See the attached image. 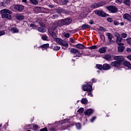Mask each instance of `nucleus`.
<instances>
[{"label": "nucleus", "instance_id": "nucleus-23", "mask_svg": "<svg viewBox=\"0 0 131 131\" xmlns=\"http://www.w3.org/2000/svg\"><path fill=\"white\" fill-rule=\"evenodd\" d=\"M123 4L126 5L127 7H129L130 6V0H123Z\"/></svg>", "mask_w": 131, "mask_h": 131}, {"label": "nucleus", "instance_id": "nucleus-59", "mask_svg": "<svg viewBox=\"0 0 131 131\" xmlns=\"http://www.w3.org/2000/svg\"><path fill=\"white\" fill-rule=\"evenodd\" d=\"M89 23H90V24H91V25L94 24V21H93V20H90Z\"/></svg>", "mask_w": 131, "mask_h": 131}, {"label": "nucleus", "instance_id": "nucleus-19", "mask_svg": "<svg viewBox=\"0 0 131 131\" xmlns=\"http://www.w3.org/2000/svg\"><path fill=\"white\" fill-rule=\"evenodd\" d=\"M49 34L53 37L54 39L57 37V34H55L54 31H49Z\"/></svg>", "mask_w": 131, "mask_h": 131}, {"label": "nucleus", "instance_id": "nucleus-47", "mask_svg": "<svg viewBox=\"0 0 131 131\" xmlns=\"http://www.w3.org/2000/svg\"><path fill=\"white\" fill-rule=\"evenodd\" d=\"M96 118H97V117H93L92 118V119L91 120V122H94V121L95 120H96Z\"/></svg>", "mask_w": 131, "mask_h": 131}, {"label": "nucleus", "instance_id": "nucleus-12", "mask_svg": "<svg viewBox=\"0 0 131 131\" xmlns=\"http://www.w3.org/2000/svg\"><path fill=\"white\" fill-rule=\"evenodd\" d=\"M124 19L126 20H128L129 22H131V15H129L128 13H125L123 16Z\"/></svg>", "mask_w": 131, "mask_h": 131}, {"label": "nucleus", "instance_id": "nucleus-17", "mask_svg": "<svg viewBox=\"0 0 131 131\" xmlns=\"http://www.w3.org/2000/svg\"><path fill=\"white\" fill-rule=\"evenodd\" d=\"M107 51V47H102L99 49V52L100 54H104Z\"/></svg>", "mask_w": 131, "mask_h": 131}, {"label": "nucleus", "instance_id": "nucleus-15", "mask_svg": "<svg viewBox=\"0 0 131 131\" xmlns=\"http://www.w3.org/2000/svg\"><path fill=\"white\" fill-rule=\"evenodd\" d=\"M111 69V66L110 64L107 63H104L103 66V70H109V69Z\"/></svg>", "mask_w": 131, "mask_h": 131}, {"label": "nucleus", "instance_id": "nucleus-56", "mask_svg": "<svg viewBox=\"0 0 131 131\" xmlns=\"http://www.w3.org/2000/svg\"><path fill=\"white\" fill-rule=\"evenodd\" d=\"M23 3H25L26 5H27V0H22Z\"/></svg>", "mask_w": 131, "mask_h": 131}, {"label": "nucleus", "instance_id": "nucleus-26", "mask_svg": "<svg viewBox=\"0 0 131 131\" xmlns=\"http://www.w3.org/2000/svg\"><path fill=\"white\" fill-rule=\"evenodd\" d=\"M81 103H82V104H86V103H88V99H86V98H82L81 100Z\"/></svg>", "mask_w": 131, "mask_h": 131}, {"label": "nucleus", "instance_id": "nucleus-3", "mask_svg": "<svg viewBox=\"0 0 131 131\" xmlns=\"http://www.w3.org/2000/svg\"><path fill=\"white\" fill-rule=\"evenodd\" d=\"M55 41H56L60 45V46H63V47H68L69 45L66 41L63 40L62 38H54Z\"/></svg>", "mask_w": 131, "mask_h": 131}, {"label": "nucleus", "instance_id": "nucleus-22", "mask_svg": "<svg viewBox=\"0 0 131 131\" xmlns=\"http://www.w3.org/2000/svg\"><path fill=\"white\" fill-rule=\"evenodd\" d=\"M76 48H77V49H79L80 50H83V49H85V47H84V46L82 45V44H77L76 46Z\"/></svg>", "mask_w": 131, "mask_h": 131}, {"label": "nucleus", "instance_id": "nucleus-33", "mask_svg": "<svg viewBox=\"0 0 131 131\" xmlns=\"http://www.w3.org/2000/svg\"><path fill=\"white\" fill-rule=\"evenodd\" d=\"M121 36L123 38H126V37H127V34L126 33H121Z\"/></svg>", "mask_w": 131, "mask_h": 131}, {"label": "nucleus", "instance_id": "nucleus-55", "mask_svg": "<svg viewBox=\"0 0 131 131\" xmlns=\"http://www.w3.org/2000/svg\"><path fill=\"white\" fill-rule=\"evenodd\" d=\"M127 52L128 53H130V52H131V49H130V48H127Z\"/></svg>", "mask_w": 131, "mask_h": 131}, {"label": "nucleus", "instance_id": "nucleus-7", "mask_svg": "<svg viewBox=\"0 0 131 131\" xmlns=\"http://www.w3.org/2000/svg\"><path fill=\"white\" fill-rule=\"evenodd\" d=\"M71 53H72V54H75V55H76V57H80V56H81V53H80L79 51L75 48H72L71 50Z\"/></svg>", "mask_w": 131, "mask_h": 131}, {"label": "nucleus", "instance_id": "nucleus-52", "mask_svg": "<svg viewBox=\"0 0 131 131\" xmlns=\"http://www.w3.org/2000/svg\"><path fill=\"white\" fill-rule=\"evenodd\" d=\"M4 34H5V31H1V32H0V36L4 35Z\"/></svg>", "mask_w": 131, "mask_h": 131}, {"label": "nucleus", "instance_id": "nucleus-6", "mask_svg": "<svg viewBox=\"0 0 131 131\" xmlns=\"http://www.w3.org/2000/svg\"><path fill=\"white\" fill-rule=\"evenodd\" d=\"M107 10L110 11L111 13H115L116 12H117V7L114 6H110L108 7H106Z\"/></svg>", "mask_w": 131, "mask_h": 131}, {"label": "nucleus", "instance_id": "nucleus-1", "mask_svg": "<svg viewBox=\"0 0 131 131\" xmlns=\"http://www.w3.org/2000/svg\"><path fill=\"white\" fill-rule=\"evenodd\" d=\"M0 14H2V17L3 19H7V20H12V15L13 12L12 11L7 9H4L0 11Z\"/></svg>", "mask_w": 131, "mask_h": 131}, {"label": "nucleus", "instance_id": "nucleus-16", "mask_svg": "<svg viewBox=\"0 0 131 131\" xmlns=\"http://www.w3.org/2000/svg\"><path fill=\"white\" fill-rule=\"evenodd\" d=\"M15 18L17 19V20H19V21H22V20H24V16L21 14H16Z\"/></svg>", "mask_w": 131, "mask_h": 131}, {"label": "nucleus", "instance_id": "nucleus-50", "mask_svg": "<svg viewBox=\"0 0 131 131\" xmlns=\"http://www.w3.org/2000/svg\"><path fill=\"white\" fill-rule=\"evenodd\" d=\"M114 25H119V23L118 21H114Z\"/></svg>", "mask_w": 131, "mask_h": 131}, {"label": "nucleus", "instance_id": "nucleus-58", "mask_svg": "<svg viewBox=\"0 0 131 131\" xmlns=\"http://www.w3.org/2000/svg\"><path fill=\"white\" fill-rule=\"evenodd\" d=\"M127 59H129V60H130V61H131V55H128L127 57Z\"/></svg>", "mask_w": 131, "mask_h": 131}, {"label": "nucleus", "instance_id": "nucleus-27", "mask_svg": "<svg viewBox=\"0 0 131 131\" xmlns=\"http://www.w3.org/2000/svg\"><path fill=\"white\" fill-rule=\"evenodd\" d=\"M96 67L97 69H99V70H103V66H102V64H96Z\"/></svg>", "mask_w": 131, "mask_h": 131}, {"label": "nucleus", "instance_id": "nucleus-62", "mask_svg": "<svg viewBox=\"0 0 131 131\" xmlns=\"http://www.w3.org/2000/svg\"><path fill=\"white\" fill-rule=\"evenodd\" d=\"M128 68H129V69H131V64L130 63H129Z\"/></svg>", "mask_w": 131, "mask_h": 131}, {"label": "nucleus", "instance_id": "nucleus-24", "mask_svg": "<svg viewBox=\"0 0 131 131\" xmlns=\"http://www.w3.org/2000/svg\"><path fill=\"white\" fill-rule=\"evenodd\" d=\"M93 113V110L89 108L86 110V111L85 113V115H91Z\"/></svg>", "mask_w": 131, "mask_h": 131}, {"label": "nucleus", "instance_id": "nucleus-48", "mask_svg": "<svg viewBox=\"0 0 131 131\" xmlns=\"http://www.w3.org/2000/svg\"><path fill=\"white\" fill-rule=\"evenodd\" d=\"M70 41L72 42V43H74L75 42L74 41V40L72 38H70Z\"/></svg>", "mask_w": 131, "mask_h": 131}, {"label": "nucleus", "instance_id": "nucleus-4", "mask_svg": "<svg viewBox=\"0 0 131 131\" xmlns=\"http://www.w3.org/2000/svg\"><path fill=\"white\" fill-rule=\"evenodd\" d=\"M82 89L84 92H91L93 89V86L91 84V82H89L86 85H83Z\"/></svg>", "mask_w": 131, "mask_h": 131}, {"label": "nucleus", "instance_id": "nucleus-49", "mask_svg": "<svg viewBox=\"0 0 131 131\" xmlns=\"http://www.w3.org/2000/svg\"><path fill=\"white\" fill-rule=\"evenodd\" d=\"M40 131H48V128H47V127H45L40 129Z\"/></svg>", "mask_w": 131, "mask_h": 131}, {"label": "nucleus", "instance_id": "nucleus-25", "mask_svg": "<svg viewBox=\"0 0 131 131\" xmlns=\"http://www.w3.org/2000/svg\"><path fill=\"white\" fill-rule=\"evenodd\" d=\"M30 2L32 5H38V1L37 0H30Z\"/></svg>", "mask_w": 131, "mask_h": 131}, {"label": "nucleus", "instance_id": "nucleus-11", "mask_svg": "<svg viewBox=\"0 0 131 131\" xmlns=\"http://www.w3.org/2000/svg\"><path fill=\"white\" fill-rule=\"evenodd\" d=\"M106 36L108 37V39L109 40V43L107 45H110V43H112V38H113V35L110 33H107L106 34Z\"/></svg>", "mask_w": 131, "mask_h": 131}, {"label": "nucleus", "instance_id": "nucleus-21", "mask_svg": "<svg viewBox=\"0 0 131 131\" xmlns=\"http://www.w3.org/2000/svg\"><path fill=\"white\" fill-rule=\"evenodd\" d=\"M119 46L118 48V52H119V53H122V52L124 51L125 47H123V46H121V45H119Z\"/></svg>", "mask_w": 131, "mask_h": 131}, {"label": "nucleus", "instance_id": "nucleus-2", "mask_svg": "<svg viewBox=\"0 0 131 131\" xmlns=\"http://www.w3.org/2000/svg\"><path fill=\"white\" fill-rule=\"evenodd\" d=\"M72 21V20H71V19L70 18L63 19L58 21L57 26H59V27H62L63 25H68L69 24H70Z\"/></svg>", "mask_w": 131, "mask_h": 131}, {"label": "nucleus", "instance_id": "nucleus-14", "mask_svg": "<svg viewBox=\"0 0 131 131\" xmlns=\"http://www.w3.org/2000/svg\"><path fill=\"white\" fill-rule=\"evenodd\" d=\"M14 9H15V10H17V11L21 12V11H23V9H24V6L22 5H16L14 7Z\"/></svg>", "mask_w": 131, "mask_h": 131}, {"label": "nucleus", "instance_id": "nucleus-18", "mask_svg": "<svg viewBox=\"0 0 131 131\" xmlns=\"http://www.w3.org/2000/svg\"><path fill=\"white\" fill-rule=\"evenodd\" d=\"M111 58L110 54H106L103 56V59H105L106 61H111Z\"/></svg>", "mask_w": 131, "mask_h": 131}, {"label": "nucleus", "instance_id": "nucleus-40", "mask_svg": "<svg viewBox=\"0 0 131 131\" xmlns=\"http://www.w3.org/2000/svg\"><path fill=\"white\" fill-rule=\"evenodd\" d=\"M99 30H100V31L105 32V31H106V29L103 28L102 27H100Z\"/></svg>", "mask_w": 131, "mask_h": 131}, {"label": "nucleus", "instance_id": "nucleus-10", "mask_svg": "<svg viewBox=\"0 0 131 131\" xmlns=\"http://www.w3.org/2000/svg\"><path fill=\"white\" fill-rule=\"evenodd\" d=\"M110 64L111 66H114V67H116V68L120 67V62L117 60L111 62Z\"/></svg>", "mask_w": 131, "mask_h": 131}, {"label": "nucleus", "instance_id": "nucleus-28", "mask_svg": "<svg viewBox=\"0 0 131 131\" xmlns=\"http://www.w3.org/2000/svg\"><path fill=\"white\" fill-rule=\"evenodd\" d=\"M38 31H39V32H46L47 31V30L42 28H38Z\"/></svg>", "mask_w": 131, "mask_h": 131}, {"label": "nucleus", "instance_id": "nucleus-63", "mask_svg": "<svg viewBox=\"0 0 131 131\" xmlns=\"http://www.w3.org/2000/svg\"><path fill=\"white\" fill-rule=\"evenodd\" d=\"M68 48V47H65V48L64 47H62V49H63V50H66V49H67Z\"/></svg>", "mask_w": 131, "mask_h": 131}, {"label": "nucleus", "instance_id": "nucleus-46", "mask_svg": "<svg viewBox=\"0 0 131 131\" xmlns=\"http://www.w3.org/2000/svg\"><path fill=\"white\" fill-rule=\"evenodd\" d=\"M115 36H116L117 38L119 37L120 36V35H119V33L116 32L114 33Z\"/></svg>", "mask_w": 131, "mask_h": 131}, {"label": "nucleus", "instance_id": "nucleus-13", "mask_svg": "<svg viewBox=\"0 0 131 131\" xmlns=\"http://www.w3.org/2000/svg\"><path fill=\"white\" fill-rule=\"evenodd\" d=\"M121 41H122V38L120 37V36L116 38V42H117L118 46H123L124 45L123 43H121Z\"/></svg>", "mask_w": 131, "mask_h": 131}, {"label": "nucleus", "instance_id": "nucleus-44", "mask_svg": "<svg viewBox=\"0 0 131 131\" xmlns=\"http://www.w3.org/2000/svg\"><path fill=\"white\" fill-rule=\"evenodd\" d=\"M64 37L69 38V37H70V34L68 33L64 34Z\"/></svg>", "mask_w": 131, "mask_h": 131}, {"label": "nucleus", "instance_id": "nucleus-42", "mask_svg": "<svg viewBox=\"0 0 131 131\" xmlns=\"http://www.w3.org/2000/svg\"><path fill=\"white\" fill-rule=\"evenodd\" d=\"M127 43H129V45H131V38H129L126 39Z\"/></svg>", "mask_w": 131, "mask_h": 131}, {"label": "nucleus", "instance_id": "nucleus-41", "mask_svg": "<svg viewBox=\"0 0 131 131\" xmlns=\"http://www.w3.org/2000/svg\"><path fill=\"white\" fill-rule=\"evenodd\" d=\"M50 131H56L57 129H56V127H52L49 129Z\"/></svg>", "mask_w": 131, "mask_h": 131}, {"label": "nucleus", "instance_id": "nucleus-9", "mask_svg": "<svg viewBox=\"0 0 131 131\" xmlns=\"http://www.w3.org/2000/svg\"><path fill=\"white\" fill-rule=\"evenodd\" d=\"M114 60H116V61L120 62V64H121V62L124 61V58L121 56H116L114 57Z\"/></svg>", "mask_w": 131, "mask_h": 131}, {"label": "nucleus", "instance_id": "nucleus-53", "mask_svg": "<svg viewBox=\"0 0 131 131\" xmlns=\"http://www.w3.org/2000/svg\"><path fill=\"white\" fill-rule=\"evenodd\" d=\"M100 38H101V39L102 40H105V36H104V35H102L100 36Z\"/></svg>", "mask_w": 131, "mask_h": 131}, {"label": "nucleus", "instance_id": "nucleus-35", "mask_svg": "<svg viewBox=\"0 0 131 131\" xmlns=\"http://www.w3.org/2000/svg\"><path fill=\"white\" fill-rule=\"evenodd\" d=\"M76 126L77 129H80V128H81V124H80V123H77L76 124Z\"/></svg>", "mask_w": 131, "mask_h": 131}, {"label": "nucleus", "instance_id": "nucleus-64", "mask_svg": "<svg viewBox=\"0 0 131 131\" xmlns=\"http://www.w3.org/2000/svg\"><path fill=\"white\" fill-rule=\"evenodd\" d=\"M6 3H10V0H6Z\"/></svg>", "mask_w": 131, "mask_h": 131}, {"label": "nucleus", "instance_id": "nucleus-37", "mask_svg": "<svg viewBox=\"0 0 131 131\" xmlns=\"http://www.w3.org/2000/svg\"><path fill=\"white\" fill-rule=\"evenodd\" d=\"M57 29V27L55 26H53L51 29L49 30V31H54V30H56V29Z\"/></svg>", "mask_w": 131, "mask_h": 131}, {"label": "nucleus", "instance_id": "nucleus-45", "mask_svg": "<svg viewBox=\"0 0 131 131\" xmlns=\"http://www.w3.org/2000/svg\"><path fill=\"white\" fill-rule=\"evenodd\" d=\"M107 21H108V22H110V23H112L113 20L112 19V18L108 17V18H107Z\"/></svg>", "mask_w": 131, "mask_h": 131}, {"label": "nucleus", "instance_id": "nucleus-30", "mask_svg": "<svg viewBox=\"0 0 131 131\" xmlns=\"http://www.w3.org/2000/svg\"><path fill=\"white\" fill-rule=\"evenodd\" d=\"M33 130H37V129L39 128L38 127V125H37V124H33Z\"/></svg>", "mask_w": 131, "mask_h": 131}, {"label": "nucleus", "instance_id": "nucleus-31", "mask_svg": "<svg viewBox=\"0 0 131 131\" xmlns=\"http://www.w3.org/2000/svg\"><path fill=\"white\" fill-rule=\"evenodd\" d=\"M129 64H130V62L127 61H124L123 62V65L124 66H126V67H128Z\"/></svg>", "mask_w": 131, "mask_h": 131}, {"label": "nucleus", "instance_id": "nucleus-34", "mask_svg": "<svg viewBox=\"0 0 131 131\" xmlns=\"http://www.w3.org/2000/svg\"><path fill=\"white\" fill-rule=\"evenodd\" d=\"M60 49H61V47H59V46H54L53 47V50L54 51H59V50H60Z\"/></svg>", "mask_w": 131, "mask_h": 131}, {"label": "nucleus", "instance_id": "nucleus-54", "mask_svg": "<svg viewBox=\"0 0 131 131\" xmlns=\"http://www.w3.org/2000/svg\"><path fill=\"white\" fill-rule=\"evenodd\" d=\"M30 27H32V28H34L35 27V25H34L33 24H32L30 26Z\"/></svg>", "mask_w": 131, "mask_h": 131}, {"label": "nucleus", "instance_id": "nucleus-43", "mask_svg": "<svg viewBox=\"0 0 131 131\" xmlns=\"http://www.w3.org/2000/svg\"><path fill=\"white\" fill-rule=\"evenodd\" d=\"M91 50H96V49H97V46H93L90 47Z\"/></svg>", "mask_w": 131, "mask_h": 131}, {"label": "nucleus", "instance_id": "nucleus-61", "mask_svg": "<svg viewBox=\"0 0 131 131\" xmlns=\"http://www.w3.org/2000/svg\"><path fill=\"white\" fill-rule=\"evenodd\" d=\"M120 25H121V26H123V25H124V23L122 22V23H120Z\"/></svg>", "mask_w": 131, "mask_h": 131}, {"label": "nucleus", "instance_id": "nucleus-5", "mask_svg": "<svg viewBox=\"0 0 131 131\" xmlns=\"http://www.w3.org/2000/svg\"><path fill=\"white\" fill-rule=\"evenodd\" d=\"M105 4L106 3H105V2H99L98 3H94V4H92L91 5V8H92V9H96V8H99V7L105 6Z\"/></svg>", "mask_w": 131, "mask_h": 131}, {"label": "nucleus", "instance_id": "nucleus-38", "mask_svg": "<svg viewBox=\"0 0 131 131\" xmlns=\"http://www.w3.org/2000/svg\"><path fill=\"white\" fill-rule=\"evenodd\" d=\"M57 13H64V9L62 8H58L57 10Z\"/></svg>", "mask_w": 131, "mask_h": 131}, {"label": "nucleus", "instance_id": "nucleus-51", "mask_svg": "<svg viewBox=\"0 0 131 131\" xmlns=\"http://www.w3.org/2000/svg\"><path fill=\"white\" fill-rule=\"evenodd\" d=\"M62 5H67V1H62Z\"/></svg>", "mask_w": 131, "mask_h": 131}, {"label": "nucleus", "instance_id": "nucleus-60", "mask_svg": "<svg viewBox=\"0 0 131 131\" xmlns=\"http://www.w3.org/2000/svg\"><path fill=\"white\" fill-rule=\"evenodd\" d=\"M116 2L118 3H122V0H116Z\"/></svg>", "mask_w": 131, "mask_h": 131}, {"label": "nucleus", "instance_id": "nucleus-57", "mask_svg": "<svg viewBox=\"0 0 131 131\" xmlns=\"http://www.w3.org/2000/svg\"><path fill=\"white\" fill-rule=\"evenodd\" d=\"M88 96H90V97H93V94L91 93H89L88 94Z\"/></svg>", "mask_w": 131, "mask_h": 131}, {"label": "nucleus", "instance_id": "nucleus-29", "mask_svg": "<svg viewBox=\"0 0 131 131\" xmlns=\"http://www.w3.org/2000/svg\"><path fill=\"white\" fill-rule=\"evenodd\" d=\"M82 28L83 29H88V28H90V26L88 24H84L82 25Z\"/></svg>", "mask_w": 131, "mask_h": 131}, {"label": "nucleus", "instance_id": "nucleus-8", "mask_svg": "<svg viewBox=\"0 0 131 131\" xmlns=\"http://www.w3.org/2000/svg\"><path fill=\"white\" fill-rule=\"evenodd\" d=\"M95 14L97 15L98 16H99V17H107L108 15L105 13V12L102 11V10H99L95 12Z\"/></svg>", "mask_w": 131, "mask_h": 131}, {"label": "nucleus", "instance_id": "nucleus-36", "mask_svg": "<svg viewBox=\"0 0 131 131\" xmlns=\"http://www.w3.org/2000/svg\"><path fill=\"white\" fill-rule=\"evenodd\" d=\"M41 38H42V39H43V40H48V37H47V35H42V36H41Z\"/></svg>", "mask_w": 131, "mask_h": 131}, {"label": "nucleus", "instance_id": "nucleus-32", "mask_svg": "<svg viewBox=\"0 0 131 131\" xmlns=\"http://www.w3.org/2000/svg\"><path fill=\"white\" fill-rule=\"evenodd\" d=\"M50 47V45L49 43L44 44L42 46V48L43 49H48Z\"/></svg>", "mask_w": 131, "mask_h": 131}, {"label": "nucleus", "instance_id": "nucleus-20", "mask_svg": "<svg viewBox=\"0 0 131 131\" xmlns=\"http://www.w3.org/2000/svg\"><path fill=\"white\" fill-rule=\"evenodd\" d=\"M11 32H12V33H18L19 32V29L17 28V27L12 28Z\"/></svg>", "mask_w": 131, "mask_h": 131}, {"label": "nucleus", "instance_id": "nucleus-39", "mask_svg": "<svg viewBox=\"0 0 131 131\" xmlns=\"http://www.w3.org/2000/svg\"><path fill=\"white\" fill-rule=\"evenodd\" d=\"M77 112L80 113L81 114L83 113V108H80L79 110L77 111Z\"/></svg>", "mask_w": 131, "mask_h": 131}]
</instances>
